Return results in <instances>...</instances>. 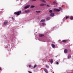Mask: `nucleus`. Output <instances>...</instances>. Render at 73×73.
Instances as JSON below:
<instances>
[{
	"label": "nucleus",
	"mask_w": 73,
	"mask_h": 73,
	"mask_svg": "<svg viewBox=\"0 0 73 73\" xmlns=\"http://www.w3.org/2000/svg\"><path fill=\"white\" fill-rule=\"evenodd\" d=\"M21 11H19L18 12H15L14 13L15 15H17V16H19L20 14H21Z\"/></svg>",
	"instance_id": "obj_1"
},
{
	"label": "nucleus",
	"mask_w": 73,
	"mask_h": 73,
	"mask_svg": "<svg viewBox=\"0 0 73 73\" xmlns=\"http://www.w3.org/2000/svg\"><path fill=\"white\" fill-rule=\"evenodd\" d=\"M30 6L29 5H27L25 6L24 7V9H27V8H29V7Z\"/></svg>",
	"instance_id": "obj_2"
},
{
	"label": "nucleus",
	"mask_w": 73,
	"mask_h": 73,
	"mask_svg": "<svg viewBox=\"0 0 73 73\" xmlns=\"http://www.w3.org/2000/svg\"><path fill=\"white\" fill-rule=\"evenodd\" d=\"M54 11H56L58 12V11H60V10L58 9H54Z\"/></svg>",
	"instance_id": "obj_3"
},
{
	"label": "nucleus",
	"mask_w": 73,
	"mask_h": 73,
	"mask_svg": "<svg viewBox=\"0 0 73 73\" xmlns=\"http://www.w3.org/2000/svg\"><path fill=\"white\" fill-rule=\"evenodd\" d=\"M54 13H51L50 14V16H51V17H53V16H54Z\"/></svg>",
	"instance_id": "obj_4"
},
{
	"label": "nucleus",
	"mask_w": 73,
	"mask_h": 73,
	"mask_svg": "<svg viewBox=\"0 0 73 73\" xmlns=\"http://www.w3.org/2000/svg\"><path fill=\"white\" fill-rule=\"evenodd\" d=\"M64 52L65 53H68V50L67 49H65L64 50Z\"/></svg>",
	"instance_id": "obj_5"
},
{
	"label": "nucleus",
	"mask_w": 73,
	"mask_h": 73,
	"mask_svg": "<svg viewBox=\"0 0 73 73\" xmlns=\"http://www.w3.org/2000/svg\"><path fill=\"white\" fill-rule=\"evenodd\" d=\"M50 19V17H48L46 19V20L48 21V20H49Z\"/></svg>",
	"instance_id": "obj_6"
},
{
	"label": "nucleus",
	"mask_w": 73,
	"mask_h": 73,
	"mask_svg": "<svg viewBox=\"0 0 73 73\" xmlns=\"http://www.w3.org/2000/svg\"><path fill=\"white\" fill-rule=\"evenodd\" d=\"M46 5L44 4H41L40 5V6H44V5Z\"/></svg>",
	"instance_id": "obj_7"
},
{
	"label": "nucleus",
	"mask_w": 73,
	"mask_h": 73,
	"mask_svg": "<svg viewBox=\"0 0 73 73\" xmlns=\"http://www.w3.org/2000/svg\"><path fill=\"white\" fill-rule=\"evenodd\" d=\"M43 36H44V35L43 34H39V36L41 37H42Z\"/></svg>",
	"instance_id": "obj_8"
},
{
	"label": "nucleus",
	"mask_w": 73,
	"mask_h": 73,
	"mask_svg": "<svg viewBox=\"0 0 73 73\" xmlns=\"http://www.w3.org/2000/svg\"><path fill=\"white\" fill-rule=\"evenodd\" d=\"M52 46L53 48H55V45L54 44H52Z\"/></svg>",
	"instance_id": "obj_9"
},
{
	"label": "nucleus",
	"mask_w": 73,
	"mask_h": 73,
	"mask_svg": "<svg viewBox=\"0 0 73 73\" xmlns=\"http://www.w3.org/2000/svg\"><path fill=\"white\" fill-rule=\"evenodd\" d=\"M44 70L45 71V72L46 73H48V71L46 69V68H44Z\"/></svg>",
	"instance_id": "obj_10"
},
{
	"label": "nucleus",
	"mask_w": 73,
	"mask_h": 73,
	"mask_svg": "<svg viewBox=\"0 0 73 73\" xmlns=\"http://www.w3.org/2000/svg\"><path fill=\"white\" fill-rule=\"evenodd\" d=\"M53 3H54L55 5H57V4H58V3L54 1L53 2Z\"/></svg>",
	"instance_id": "obj_11"
},
{
	"label": "nucleus",
	"mask_w": 73,
	"mask_h": 73,
	"mask_svg": "<svg viewBox=\"0 0 73 73\" xmlns=\"http://www.w3.org/2000/svg\"><path fill=\"white\" fill-rule=\"evenodd\" d=\"M45 21V19H42L40 21V22H44Z\"/></svg>",
	"instance_id": "obj_12"
},
{
	"label": "nucleus",
	"mask_w": 73,
	"mask_h": 73,
	"mask_svg": "<svg viewBox=\"0 0 73 73\" xmlns=\"http://www.w3.org/2000/svg\"><path fill=\"white\" fill-rule=\"evenodd\" d=\"M7 23H8V22L7 21H5L4 22V24L6 25Z\"/></svg>",
	"instance_id": "obj_13"
},
{
	"label": "nucleus",
	"mask_w": 73,
	"mask_h": 73,
	"mask_svg": "<svg viewBox=\"0 0 73 73\" xmlns=\"http://www.w3.org/2000/svg\"><path fill=\"white\" fill-rule=\"evenodd\" d=\"M68 59H70V58H71V56L70 55H68Z\"/></svg>",
	"instance_id": "obj_14"
},
{
	"label": "nucleus",
	"mask_w": 73,
	"mask_h": 73,
	"mask_svg": "<svg viewBox=\"0 0 73 73\" xmlns=\"http://www.w3.org/2000/svg\"><path fill=\"white\" fill-rule=\"evenodd\" d=\"M66 41H67L66 40H62V42H66Z\"/></svg>",
	"instance_id": "obj_15"
},
{
	"label": "nucleus",
	"mask_w": 73,
	"mask_h": 73,
	"mask_svg": "<svg viewBox=\"0 0 73 73\" xmlns=\"http://www.w3.org/2000/svg\"><path fill=\"white\" fill-rule=\"evenodd\" d=\"M50 62L51 63H52V62H53V59H51L50 60Z\"/></svg>",
	"instance_id": "obj_16"
},
{
	"label": "nucleus",
	"mask_w": 73,
	"mask_h": 73,
	"mask_svg": "<svg viewBox=\"0 0 73 73\" xmlns=\"http://www.w3.org/2000/svg\"><path fill=\"white\" fill-rule=\"evenodd\" d=\"M36 67H37V65L36 64H35L33 67V68L35 69V68H36Z\"/></svg>",
	"instance_id": "obj_17"
},
{
	"label": "nucleus",
	"mask_w": 73,
	"mask_h": 73,
	"mask_svg": "<svg viewBox=\"0 0 73 73\" xmlns=\"http://www.w3.org/2000/svg\"><path fill=\"white\" fill-rule=\"evenodd\" d=\"M31 8H35V6L32 5V6H31Z\"/></svg>",
	"instance_id": "obj_18"
},
{
	"label": "nucleus",
	"mask_w": 73,
	"mask_h": 73,
	"mask_svg": "<svg viewBox=\"0 0 73 73\" xmlns=\"http://www.w3.org/2000/svg\"><path fill=\"white\" fill-rule=\"evenodd\" d=\"M29 12V11H27V10H26L25 11V13H28Z\"/></svg>",
	"instance_id": "obj_19"
},
{
	"label": "nucleus",
	"mask_w": 73,
	"mask_h": 73,
	"mask_svg": "<svg viewBox=\"0 0 73 73\" xmlns=\"http://www.w3.org/2000/svg\"><path fill=\"white\" fill-rule=\"evenodd\" d=\"M49 12H50V13H52V10H49Z\"/></svg>",
	"instance_id": "obj_20"
},
{
	"label": "nucleus",
	"mask_w": 73,
	"mask_h": 73,
	"mask_svg": "<svg viewBox=\"0 0 73 73\" xmlns=\"http://www.w3.org/2000/svg\"><path fill=\"white\" fill-rule=\"evenodd\" d=\"M42 25H43V26H44V25H45V23H42Z\"/></svg>",
	"instance_id": "obj_21"
},
{
	"label": "nucleus",
	"mask_w": 73,
	"mask_h": 73,
	"mask_svg": "<svg viewBox=\"0 0 73 73\" xmlns=\"http://www.w3.org/2000/svg\"><path fill=\"white\" fill-rule=\"evenodd\" d=\"M70 19L71 20H73V17H71L70 18Z\"/></svg>",
	"instance_id": "obj_22"
},
{
	"label": "nucleus",
	"mask_w": 73,
	"mask_h": 73,
	"mask_svg": "<svg viewBox=\"0 0 73 73\" xmlns=\"http://www.w3.org/2000/svg\"><path fill=\"white\" fill-rule=\"evenodd\" d=\"M42 2H43V3H45V1L44 0H42Z\"/></svg>",
	"instance_id": "obj_23"
},
{
	"label": "nucleus",
	"mask_w": 73,
	"mask_h": 73,
	"mask_svg": "<svg viewBox=\"0 0 73 73\" xmlns=\"http://www.w3.org/2000/svg\"><path fill=\"white\" fill-rule=\"evenodd\" d=\"M46 68H49V66L46 65Z\"/></svg>",
	"instance_id": "obj_24"
},
{
	"label": "nucleus",
	"mask_w": 73,
	"mask_h": 73,
	"mask_svg": "<svg viewBox=\"0 0 73 73\" xmlns=\"http://www.w3.org/2000/svg\"><path fill=\"white\" fill-rule=\"evenodd\" d=\"M68 18H69V17H66V19H68Z\"/></svg>",
	"instance_id": "obj_25"
},
{
	"label": "nucleus",
	"mask_w": 73,
	"mask_h": 73,
	"mask_svg": "<svg viewBox=\"0 0 73 73\" xmlns=\"http://www.w3.org/2000/svg\"><path fill=\"white\" fill-rule=\"evenodd\" d=\"M36 12L37 13H39V12H40V11H36Z\"/></svg>",
	"instance_id": "obj_26"
},
{
	"label": "nucleus",
	"mask_w": 73,
	"mask_h": 73,
	"mask_svg": "<svg viewBox=\"0 0 73 73\" xmlns=\"http://www.w3.org/2000/svg\"><path fill=\"white\" fill-rule=\"evenodd\" d=\"M28 72H29V73H32V72H30V71H28Z\"/></svg>",
	"instance_id": "obj_27"
},
{
	"label": "nucleus",
	"mask_w": 73,
	"mask_h": 73,
	"mask_svg": "<svg viewBox=\"0 0 73 73\" xmlns=\"http://www.w3.org/2000/svg\"><path fill=\"white\" fill-rule=\"evenodd\" d=\"M56 64H57V65H58V62H56Z\"/></svg>",
	"instance_id": "obj_28"
},
{
	"label": "nucleus",
	"mask_w": 73,
	"mask_h": 73,
	"mask_svg": "<svg viewBox=\"0 0 73 73\" xmlns=\"http://www.w3.org/2000/svg\"><path fill=\"white\" fill-rule=\"evenodd\" d=\"M59 8L60 9H62V8L61 7H59Z\"/></svg>",
	"instance_id": "obj_29"
},
{
	"label": "nucleus",
	"mask_w": 73,
	"mask_h": 73,
	"mask_svg": "<svg viewBox=\"0 0 73 73\" xmlns=\"http://www.w3.org/2000/svg\"><path fill=\"white\" fill-rule=\"evenodd\" d=\"M29 67L30 68H31V65H29Z\"/></svg>",
	"instance_id": "obj_30"
},
{
	"label": "nucleus",
	"mask_w": 73,
	"mask_h": 73,
	"mask_svg": "<svg viewBox=\"0 0 73 73\" xmlns=\"http://www.w3.org/2000/svg\"><path fill=\"white\" fill-rule=\"evenodd\" d=\"M37 0H32V1H36Z\"/></svg>",
	"instance_id": "obj_31"
},
{
	"label": "nucleus",
	"mask_w": 73,
	"mask_h": 73,
	"mask_svg": "<svg viewBox=\"0 0 73 73\" xmlns=\"http://www.w3.org/2000/svg\"><path fill=\"white\" fill-rule=\"evenodd\" d=\"M47 7H49V5H47Z\"/></svg>",
	"instance_id": "obj_32"
},
{
	"label": "nucleus",
	"mask_w": 73,
	"mask_h": 73,
	"mask_svg": "<svg viewBox=\"0 0 73 73\" xmlns=\"http://www.w3.org/2000/svg\"><path fill=\"white\" fill-rule=\"evenodd\" d=\"M0 70H1V68H0Z\"/></svg>",
	"instance_id": "obj_33"
},
{
	"label": "nucleus",
	"mask_w": 73,
	"mask_h": 73,
	"mask_svg": "<svg viewBox=\"0 0 73 73\" xmlns=\"http://www.w3.org/2000/svg\"><path fill=\"white\" fill-rule=\"evenodd\" d=\"M41 1L42 0H41Z\"/></svg>",
	"instance_id": "obj_34"
}]
</instances>
